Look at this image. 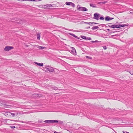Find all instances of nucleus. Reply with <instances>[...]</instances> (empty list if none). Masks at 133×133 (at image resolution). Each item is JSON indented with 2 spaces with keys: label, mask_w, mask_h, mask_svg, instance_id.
<instances>
[{
  "label": "nucleus",
  "mask_w": 133,
  "mask_h": 133,
  "mask_svg": "<svg viewBox=\"0 0 133 133\" xmlns=\"http://www.w3.org/2000/svg\"><path fill=\"white\" fill-rule=\"evenodd\" d=\"M129 73L132 75H133V72H129Z\"/></svg>",
  "instance_id": "obj_30"
},
{
  "label": "nucleus",
  "mask_w": 133,
  "mask_h": 133,
  "mask_svg": "<svg viewBox=\"0 0 133 133\" xmlns=\"http://www.w3.org/2000/svg\"><path fill=\"white\" fill-rule=\"evenodd\" d=\"M91 39V38L90 37H87L86 40H90Z\"/></svg>",
  "instance_id": "obj_25"
},
{
  "label": "nucleus",
  "mask_w": 133,
  "mask_h": 133,
  "mask_svg": "<svg viewBox=\"0 0 133 133\" xmlns=\"http://www.w3.org/2000/svg\"><path fill=\"white\" fill-rule=\"evenodd\" d=\"M50 6V5L47 4L43 5L42 8L44 9H48Z\"/></svg>",
  "instance_id": "obj_5"
},
{
  "label": "nucleus",
  "mask_w": 133,
  "mask_h": 133,
  "mask_svg": "<svg viewBox=\"0 0 133 133\" xmlns=\"http://www.w3.org/2000/svg\"><path fill=\"white\" fill-rule=\"evenodd\" d=\"M35 64H37V65L39 66H42L43 65V63H37L36 62H35Z\"/></svg>",
  "instance_id": "obj_11"
},
{
  "label": "nucleus",
  "mask_w": 133,
  "mask_h": 133,
  "mask_svg": "<svg viewBox=\"0 0 133 133\" xmlns=\"http://www.w3.org/2000/svg\"><path fill=\"white\" fill-rule=\"evenodd\" d=\"M58 123L59 124H62L63 123V122L61 121H58L56 120H50V123Z\"/></svg>",
  "instance_id": "obj_3"
},
{
  "label": "nucleus",
  "mask_w": 133,
  "mask_h": 133,
  "mask_svg": "<svg viewBox=\"0 0 133 133\" xmlns=\"http://www.w3.org/2000/svg\"><path fill=\"white\" fill-rule=\"evenodd\" d=\"M99 15L100 14H99L97 13H95L94 15L93 18L98 20L99 19Z\"/></svg>",
  "instance_id": "obj_2"
},
{
  "label": "nucleus",
  "mask_w": 133,
  "mask_h": 133,
  "mask_svg": "<svg viewBox=\"0 0 133 133\" xmlns=\"http://www.w3.org/2000/svg\"><path fill=\"white\" fill-rule=\"evenodd\" d=\"M18 1H24V0H18Z\"/></svg>",
  "instance_id": "obj_34"
},
{
  "label": "nucleus",
  "mask_w": 133,
  "mask_h": 133,
  "mask_svg": "<svg viewBox=\"0 0 133 133\" xmlns=\"http://www.w3.org/2000/svg\"><path fill=\"white\" fill-rule=\"evenodd\" d=\"M85 23H87V24H94H94H97V23H94V22H89V23L86 22Z\"/></svg>",
  "instance_id": "obj_21"
},
{
  "label": "nucleus",
  "mask_w": 133,
  "mask_h": 133,
  "mask_svg": "<svg viewBox=\"0 0 133 133\" xmlns=\"http://www.w3.org/2000/svg\"><path fill=\"white\" fill-rule=\"evenodd\" d=\"M70 34V35H72L74 37L76 38H77V36H76V35H75L74 34Z\"/></svg>",
  "instance_id": "obj_19"
},
{
  "label": "nucleus",
  "mask_w": 133,
  "mask_h": 133,
  "mask_svg": "<svg viewBox=\"0 0 133 133\" xmlns=\"http://www.w3.org/2000/svg\"><path fill=\"white\" fill-rule=\"evenodd\" d=\"M38 48H39V49H44V47L41 46H39Z\"/></svg>",
  "instance_id": "obj_23"
},
{
  "label": "nucleus",
  "mask_w": 133,
  "mask_h": 133,
  "mask_svg": "<svg viewBox=\"0 0 133 133\" xmlns=\"http://www.w3.org/2000/svg\"><path fill=\"white\" fill-rule=\"evenodd\" d=\"M37 39L38 40H39L40 39V34H37Z\"/></svg>",
  "instance_id": "obj_16"
},
{
  "label": "nucleus",
  "mask_w": 133,
  "mask_h": 133,
  "mask_svg": "<svg viewBox=\"0 0 133 133\" xmlns=\"http://www.w3.org/2000/svg\"><path fill=\"white\" fill-rule=\"evenodd\" d=\"M123 132L124 133H129V132H127V131H125V132H124V131H123Z\"/></svg>",
  "instance_id": "obj_31"
},
{
  "label": "nucleus",
  "mask_w": 133,
  "mask_h": 133,
  "mask_svg": "<svg viewBox=\"0 0 133 133\" xmlns=\"http://www.w3.org/2000/svg\"><path fill=\"white\" fill-rule=\"evenodd\" d=\"M98 42V41H97V40H96V41H95V42Z\"/></svg>",
  "instance_id": "obj_32"
},
{
  "label": "nucleus",
  "mask_w": 133,
  "mask_h": 133,
  "mask_svg": "<svg viewBox=\"0 0 133 133\" xmlns=\"http://www.w3.org/2000/svg\"><path fill=\"white\" fill-rule=\"evenodd\" d=\"M81 37L83 39H86L87 37L85 36H81Z\"/></svg>",
  "instance_id": "obj_18"
},
{
  "label": "nucleus",
  "mask_w": 133,
  "mask_h": 133,
  "mask_svg": "<svg viewBox=\"0 0 133 133\" xmlns=\"http://www.w3.org/2000/svg\"><path fill=\"white\" fill-rule=\"evenodd\" d=\"M103 48L104 49V50H106L107 48V47L105 46H103Z\"/></svg>",
  "instance_id": "obj_27"
},
{
  "label": "nucleus",
  "mask_w": 133,
  "mask_h": 133,
  "mask_svg": "<svg viewBox=\"0 0 133 133\" xmlns=\"http://www.w3.org/2000/svg\"><path fill=\"white\" fill-rule=\"evenodd\" d=\"M50 88H51L55 90H57L58 89V88L57 87H55L53 86H52L51 87L50 86Z\"/></svg>",
  "instance_id": "obj_13"
},
{
  "label": "nucleus",
  "mask_w": 133,
  "mask_h": 133,
  "mask_svg": "<svg viewBox=\"0 0 133 133\" xmlns=\"http://www.w3.org/2000/svg\"><path fill=\"white\" fill-rule=\"evenodd\" d=\"M45 68L48 71H50V67L49 66H45Z\"/></svg>",
  "instance_id": "obj_14"
},
{
  "label": "nucleus",
  "mask_w": 133,
  "mask_h": 133,
  "mask_svg": "<svg viewBox=\"0 0 133 133\" xmlns=\"http://www.w3.org/2000/svg\"><path fill=\"white\" fill-rule=\"evenodd\" d=\"M55 69L57 70V69L56 68H55Z\"/></svg>",
  "instance_id": "obj_40"
},
{
  "label": "nucleus",
  "mask_w": 133,
  "mask_h": 133,
  "mask_svg": "<svg viewBox=\"0 0 133 133\" xmlns=\"http://www.w3.org/2000/svg\"><path fill=\"white\" fill-rule=\"evenodd\" d=\"M10 127L12 129H14L15 128V127L14 126H10Z\"/></svg>",
  "instance_id": "obj_28"
},
{
  "label": "nucleus",
  "mask_w": 133,
  "mask_h": 133,
  "mask_svg": "<svg viewBox=\"0 0 133 133\" xmlns=\"http://www.w3.org/2000/svg\"><path fill=\"white\" fill-rule=\"evenodd\" d=\"M86 57L87 58H88L89 59H92V58L91 57H90L88 56H86Z\"/></svg>",
  "instance_id": "obj_26"
},
{
  "label": "nucleus",
  "mask_w": 133,
  "mask_h": 133,
  "mask_svg": "<svg viewBox=\"0 0 133 133\" xmlns=\"http://www.w3.org/2000/svg\"><path fill=\"white\" fill-rule=\"evenodd\" d=\"M80 10L82 11H87V9L85 7H79V8Z\"/></svg>",
  "instance_id": "obj_7"
},
{
  "label": "nucleus",
  "mask_w": 133,
  "mask_h": 133,
  "mask_svg": "<svg viewBox=\"0 0 133 133\" xmlns=\"http://www.w3.org/2000/svg\"><path fill=\"white\" fill-rule=\"evenodd\" d=\"M66 4L68 5H71L74 7L75 6L74 4L73 3L71 2H66Z\"/></svg>",
  "instance_id": "obj_6"
},
{
  "label": "nucleus",
  "mask_w": 133,
  "mask_h": 133,
  "mask_svg": "<svg viewBox=\"0 0 133 133\" xmlns=\"http://www.w3.org/2000/svg\"><path fill=\"white\" fill-rule=\"evenodd\" d=\"M26 46L27 47H28V45H26Z\"/></svg>",
  "instance_id": "obj_38"
},
{
  "label": "nucleus",
  "mask_w": 133,
  "mask_h": 133,
  "mask_svg": "<svg viewBox=\"0 0 133 133\" xmlns=\"http://www.w3.org/2000/svg\"><path fill=\"white\" fill-rule=\"evenodd\" d=\"M107 30H108V31H109L110 30V29H107Z\"/></svg>",
  "instance_id": "obj_36"
},
{
  "label": "nucleus",
  "mask_w": 133,
  "mask_h": 133,
  "mask_svg": "<svg viewBox=\"0 0 133 133\" xmlns=\"http://www.w3.org/2000/svg\"><path fill=\"white\" fill-rule=\"evenodd\" d=\"M90 6L92 7L93 8H96V6L95 4H93L91 3H90Z\"/></svg>",
  "instance_id": "obj_15"
},
{
  "label": "nucleus",
  "mask_w": 133,
  "mask_h": 133,
  "mask_svg": "<svg viewBox=\"0 0 133 133\" xmlns=\"http://www.w3.org/2000/svg\"><path fill=\"white\" fill-rule=\"evenodd\" d=\"M45 123H50V120H46L44 121Z\"/></svg>",
  "instance_id": "obj_22"
},
{
  "label": "nucleus",
  "mask_w": 133,
  "mask_h": 133,
  "mask_svg": "<svg viewBox=\"0 0 133 133\" xmlns=\"http://www.w3.org/2000/svg\"><path fill=\"white\" fill-rule=\"evenodd\" d=\"M128 25V24H122V25H109L108 26L110 28H119L122 27H124L126 26H127Z\"/></svg>",
  "instance_id": "obj_1"
},
{
  "label": "nucleus",
  "mask_w": 133,
  "mask_h": 133,
  "mask_svg": "<svg viewBox=\"0 0 133 133\" xmlns=\"http://www.w3.org/2000/svg\"><path fill=\"white\" fill-rule=\"evenodd\" d=\"M91 42L92 43H94V42H95V41H91Z\"/></svg>",
  "instance_id": "obj_35"
},
{
  "label": "nucleus",
  "mask_w": 133,
  "mask_h": 133,
  "mask_svg": "<svg viewBox=\"0 0 133 133\" xmlns=\"http://www.w3.org/2000/svg\"><path fill=\"white\" fill-rule=\"evenodd\" d=\"M99 19L102 20H104V18L103 17H100Z\"/></svg>",
  "instance_id": "obj_20"
},
{
  "label": "nucleus",
  "mask_w": 133,
  "mask_h": 133,
  "mask_svg": "<svg viewBox=\"0 0 133 133\" xmlns=\"http://www.w3.org/2000/svg\"><path fill=\"white\" fill-rule=\"evenodd\" d=\"M99 27L97 26H94L91 28V29L94 30L98 28Z\"/></svg>",
  "instance_id": "obj_12"
},
{
  "label": "nucleus",
  "mask_w": 133,
  "mask_h": 133,
  "mask_svg": "<svg viewBox=\"0 0 133 133\" xmlns=\"http://www.w3.org/2000/svg\"><path fill=\"white\" fill-rule=\"evenodd\" d=\"M14 48V47L11 46H6L4 49L5 51H9L10 50Z\"/></svg>",
  "instance_id": "obj_4"
},
{
  "label": "nucleus",
  "mask_w": 133,
  "mask_h": 133,
  "mask_svg": "<svg viewBox=\"0 0 133 133\" xmlns=\"http://www.w3.org/2000/svg\"><path fill=\"white\" fill-rule=\"evenodd\" d=\"M54 71L55 72H56V71H55V70H54L52 67H50V72H52Z\"/></svg>",
  "instance_id": "obj_17"
},
{
  "label": "nucleus",
  "mask_w": 133,
  "mask_h": 133,
  "mask_svg": "<svg viewBox=\"0 0 133 133\" xmlns=\"http://www.w3.org/2000/svg\"><path fill=\"white\" fill-rule=\"evenodd\" d=\"M42 96V94H34L33 95V96L35 97H40Z\"/></svg>",
  "instance_id": "obj_10"
},
{
  "label": "nucleus",
  "mask_w": 133,
  "mask_h": 133,
  "mask_svg": "<svg viewBox=\"0 0 133 133\" xmlns=\"http://www.w3.org/2000/svg\"><path fill=\"white\" fill-rule=\"evenodd\" d=\"M106 3V2H100L99 3H103V4H105Z\"/></svg>",
  "instance_id": "obj_24"
},
{
  "label": "nucleus",
  "mask_w": 133,
  "mask_h": 133,
  "mask_svg": "<svg viewBox=\"0 0 133 133\" xmlns=\"http://www.w3.org/2000/svg\"><path fill=\"white\" fill-rule=\"evenodd\" d=\"M71 51L72 52V53L74 54H75V53H76V51L75 49L73 47H71Z\"/></svg>",
  "instance_id": "obj_9"
},
{
  "label": "nucleus",
  "mask_w": 133,
  "mask_h": 133,
  "mask_svg": "<svg viewBox=\"0 0 133 133\" xmlns=\"http://www.w3.org/2000/svg\"><path fill=\"white\" fill-rule=\"evenodd\" d=\"M11 115H12L13 116V117L15 116V114H14V113H11Z\"/></svg>",
  "instance_id": "obj_29"
},
{
  "label": "nucleus",
  "mask_w": 133,
  "mask_h": 133,
  "mask_svg": "<svg viewBox=\"0 0 133 133\" xmlns=\"http://www.w3.org/2000/svg\"><path fill=\"white\" fill-rule=\"evenodd\" d=\"M54 133H58V132H56V131H55L54 132Z\"/></svg>",
  "instance_id": "obj_33"
},
{
  "label": "nucleus",
  "mask_w": 133,
  "mask_h": 133,
  "mask_svg": "<svg viewBox=\"0 0 133 133\" xmlns=\"http://www.w3.org/2000/svg\"><path fill=\"white\" fill-rule=\"evenodd\" d=\"M109 24H111V23H109Z\"/></svg>",
  "instance_id": "obj_37"
},
{
  "label": "nucleus",
  "mask_w": 133,
  "mask_h": 133,
  "mask_svg": "<svg viewBox=\"0 0 133 133\" xmlns=\"http://www.w3.org/2000/svg\"><path fill=\"white\" fill-rule=\"evenodd\" d=\"M113 19V18H110L109 17L107 16L105 17V20L106 21H109Z\"/></svg>",
  "instance_id": "obj_8"
},
{
  "label": "nucleus",
  "mask_w": 133,
  "mask_h": 133,
  "mask_svg": "<svg viewBox=\"0 0 133 133\" xmlns=\"http://www.w3.org/2000/svg\"><path fill=\"white\" fill-rule=\"evenodd\" d=\"M89 24L90 25H91V24Z\"/></svg>",
  "instance_id": "obj_39"
}]
</instances>
